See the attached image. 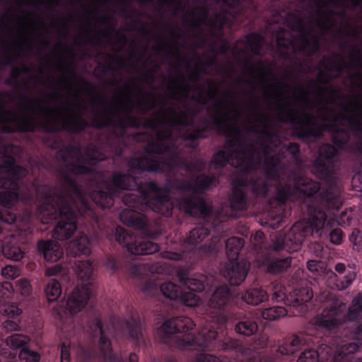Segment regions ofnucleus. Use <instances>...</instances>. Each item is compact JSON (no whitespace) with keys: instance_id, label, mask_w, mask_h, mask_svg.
Segmentation results:
<instances>
[{"instance_id":"19","label":"nucleus","mask_w":362,"mask_h":362,"mask_svg":"<svg viewBox=\"0 0 362 362\" xmlns=\"http://www.w3.org/2000/svg\"><path fill=\"white\" fill-rule=\"evenodd\" d=\"M351 341L346 342L338 348L337 354L342 358L354 354L362 346V324L357 325L350 333Z\"/></svg>"},{"instance_id":"6","label":"nucleus","mask_w":362,"mask_h":362,"mask_svg":"<svg viewBox=\"0 0 362 362\" xmlns=\"http://www.w3.org/2000/svg\"><path fill=\"white\" fill-rule=\"evenodd\" d=\"M209 234V228L203 226H199L191 230L188 236L185 240V250L182 254L170 251L161 252L163 258L171 260L185 259L186 252H192L196 256L207 255L218 250L220 244L219 240L216 237L213 238L209 245H201V243Z\"/></svg>"},{"instance_id":"55","label":"nucleus","mask_w":362,"mask_h":362,"mask_svg":"<svg viewBox=\"0 0 362 362\" xmlns=\"http://www.w3.org/2000/svg\"><path fill=\"white\" fill-rule=\"evenodd\" d=\"M59 0H49L47 4L48 8H52L57 6L59 4Z\"/></svg>"},{"instance_id":"41","label":"nucleus","mask_w":362,"mask_h":362,"mask_svg":"<svg viewBox=\"0 0 362 362\" xmlns=\"http://www.w3.org/2000/svg\"><path fill=\"white\" fill-rule=\"evenodd\" d=\"M329 238L332 243L339 245L343 239L342 231L339 228L333 229L329 233Z\"/></svg>"},{"instance_id":"27","label":"nucleus","mask_w":362,"mask_h":362,"mask_svg":"<svg viewBox=\"0 0 362 362\" xmlns=\"http://www.w3.org/2000/svg\"><path fill=\"white\" fill-rule=\"evenodd\" d=\"M76 272L83 281L90 280L93 274L92 263L89 260L78 262L76 263Z\"/></svg>"},{"instance_id":"29","label":"nucleus","mask_w":362,"mask_h":362,"mask_svg":"<svg viewBox=\"0 0 362 362\" xmlns=\"http://www.w3.org/2000/svg\"><path fill=\"white\" fill-rule=\"evenodd\" d=\"M45 293L49 301L57 300L62 293L61 285L54 279H50L45 288Z\"/></svg>"},{"instance_id":"47","label":"nucleus","mask_w":362,"mask_h":362,"mask_svg":"<svg viewBox=\"0 0 362 362\" xmlns=\"http://www.w3.org/2000/svg\"><path fill=\"white\" fill-rule=\"evenodd\" d=\"M59 269L57 267H52L47 268L45 271V274L48 276H54L59 272Z\"/></svg>"},{"instance_id":"12","label":"nucleus","mask_w":362,"mask_h":362,"mask_svg":"<svg viewBox=\"0 0 362 362\" xmlns=\"http://www.w3.org/2000/svg\"><path fill=\"white\" fill-rule=\"evenodd\" d=\"M141 291L146 298L154 297L160 292L165 298L176 300L179 299L182 291L177 284L171 281L159 285L154 281L149 280L142 285Z\"/></svg>"},{"instance_id":"24","label":"nucleus","mask_w":362,"mask_h":362,"mask_svg":"<svg viewBox=\"0 0 362 362\" xmlns=\"http://www.w3.org/2000/svg\"><path fill=\"white\" fill-rule=\"evenodd\" d=\"M268 298V294L261 288H249L242 295V299L247 304L252 305H257L267 300Z\"/></svg>"},{"instance_id":"46","label":"nucleus","mask_w":362,"mask_h":362,"mask_svg":"<svg viewBox=\"0 0 362 362\" xmlns=\"http://www.w3.org/2000/svg\"><path fill=\"white\" fill-rule=\"evenodd\" d=\"M59 269L57 267H52L47 268L45 271V274L48 276H54L59 272Z\"/></svg>"},{"instance_id":"25","label":"nucleus","mask_w":362,"mask_h":362,"mask_svg":"<svg viewBox=\"0 0 362 362\" xmlns=\"http://www.w3.org/2000/svg\"><path fill=\"white\" fill-rule=\"evenodd\" d=\"M243 245V240L238 237H231L226 240V254L228 260H236Z\"/></svg>"},{"instance_id":"8","label":"nucleus","mask_w":362,"mask_h":362,"mask_svg":"<svg viewBox=\"0 0 362 362\" xmlns=\"http://www.w3.org/2000/svg\"><path fill=\"white\" fill-rule=\"evenodd\" d=\"M179 280L189 291H181L179 300L188 307L199 305L201 299L194 292H202L206 286L209 285V279L202 274L191 275L189 272L180 270L177 273Z\"/></svg>"},{"instance_id":"22","label":"nucleus","mask_w":362,"mask_h":362,"mask_svg":"<svg viewBox=\"0 0 362 362\" xmlns=\"http://www.w3.org/2000/svg\"><path fill=\"white\" fill-rule=\"evenodd\" d=\"M291 257H286L284 258H279L277 257L267 255L263 260L262 265L267 271L272 274H277L283 272L291 267Z\"/></svg>"},{"instance_id":"51","label":"nucleus","mask_w":362,"mask_h":362,"mask_svg":"<svg viewBox=\"0 0 362 362\" xmlns=\"http://www.w3.org/2000/svg\"><path fill=\"white\" fill-rule=\"evenodd\" d=\"M21 73V71L19 68L13 67V68H12V69L11 71V76L13 78H17L20 76Z\"/></svg>"},{"instance_id":"13","label":"nucleus","mask_w":362,"mask_h":362,"mask_svg":"<svg viewBox=\"0 0 362 362\" xmlns=\"http://www.w3.org/2000/svg\"><path fill=\"white\" fill-rule=\"evenodd\" d=\"M232 298V293L228 287L222 286L216 289L209 302L210 309L215 310L216 316H212L214 320H216L220 325L226 321L225 315L221 313L229 303Z\"/></svg>"},{"instance_id":"59","label":"nucleus","mask_w":362,"mask_h":362,"mask_svg":"<svg viewBox=\"0 0 362 362\" xmlns=\"http://www.w3.org/2000/svg\"><path fill=\"white\" fill-rule=\"evenodd\" d=\"M170 34H171L172 35H175V42H175V44H177V40H180V39H181V37H182V36H181V34H180V33H177L176 35H175V34H174V31H173L172 29H170Z\"/></svg>"},{"instance_id":"44","label":"nucleus","mask_w":362,"mask_h":362,"mask_svg":"<svg viewBox=\"0 0 362 362\" xmlns=\"http://www.w3.org/2000/svg\"><path fill=\"white\" fill-rule=\"evenodd\" d=\"M149 271L151 273H163L165 272V266L161 263H157L155 265H152L149 269Z\"/></svg>"},{"instance_id":"64","label":"nucleus","mask_w":362,"mask_h":362,"mask_svg":"<svg viewBox=\"0 0 362 362\" xmlns=\"http://www.w3.org/2000/svg\"><path fill=\"white\" fill-rule=\"evenodd\" d=\"M109 266L112 268V269H116L117 266H116V263L115 261H112V262H110V260L109 261Z\"/></svg>"},{"instance_id":"34","label":"nucleus","mask_w":362,"mask_h":362,"mask_svg":"<svg viewBox=\"0 0 362 362\" xmlns=\"http://www.w3.org/2000/svg\"><path fill=\"white\" fill-rule=\"evenodd\" d=\"M318 354L314 349H305L303 351L297 361V362H317Z\"/></svg>"},{"instance_id":"5","label":"nucleus","mask_w":362,"mask_h":362,"mask_svg":"<svg viewBox=\"0 0 362 362\" xmlns=\"http://www.w3.org/2000/svg\"><path fill=\"white\" fill-rule=\"evenodd\" d=\"M345 310V304L337 301L332 302L329 308H325L322 313L316 317L315 324L319 327L331 329L346 320H357L362 315V294H358L354 298L346 313Z\"/></svg>"},{"instance_id":"4","label":"nucleus","mask_w":362,"mask_h":362,"mask_svg":"<svg viewBox=\"0 0 362 362\" xmlns=\"http://www.w3.org/2000/svg\"><path fill=\"white\" fill-rule=\"evenodd\" d=\"M206 5L195 6L185 11L182 21L194 29L202 25L220 29L230 25L240 16L247 17L245 8L250 0H204Z\"/></svg>"},{"instance_id":"58","label":"nucleus","mask_w":362,"mask_h":362,"mask_svg":"<svg viewBox=\"0 0 362 362\" xmlns=\"http://www.w3.org/2000/svg\"><path fill=\"white\" fill-rule=\"evenodd\" d=\"M33 214V209H30L29 211H26V214L25 215V218L26 219L27 221H28L31 218Z\"/></svg>"},{"instance_id":"3","label":"nucleus","mask_w":362,"mask_h":362,"mask_svg":"<svg viewBox=\"0 0 362 362\" xmlns=\"http://www.w3.org/2000/svg\"><path fill=\"white\" fill-rule=\"evenodd\" d=\"M194 326V323L189 317H173L163 323L158 329V334L161 341L170 346L197 350L194 362H222L205 350L214 344L217 336L214 325L210 322L206 323L197 336L189 332Z\"/></svg>"},{"instance_id":"20","label":"nucleus","mask_w":362,"mask_h":362,"mask_svg":"<svg viewBox=\"0 0 362 362\" xmlns=\"http://www.w3.org/2000/svg\"><path fill=\"white\" fill-rule=\"evenodd\" d=\"M313 343V339L310 334L299 332L293 335L288 342H285L278 348V352L281 355L293 354L303 345Z\"/></svg>"},{"instance_id":"1","label":"nucleus","mask_w":362,"mask_h":362,"mask_svg":"<svg viewBox=\"0 0 362 362\" xmlns=\"http://www.w3.org/2000/svg\"><path fill=\"white\" fill-rule=\"evenodd\" d=\"M218 88L211 81L206 94L202 91L191 97L194 109L186 105L185 110L177 106V112H186L183 122L185 127L174 130L177 151L188 163L183 148L192 149L198 146L197 139L205 138L211 128L221 131L226 136L224 148L214 154L211 162L216 168L227 163L240 173L233 181L231 207L245 210L248 202L247 192L250 190L255 196H264L269 185H274L276 197L269 201V227L277 228L284 222L289 211V201L303 200L306 205L308 218L296 222L288 232L281 231L276 236H310L316 234L325 225L327 215L324 208L338 210L342 204L340 186L335 176L337 170L335 156L337 149L331 144L320 146L319 156L313 164L312 171L320 179L328 182V187L319 192L320 185L305 177L300 170H293L287 165L291 160L296 168L302 165L299 146L295 143L283 144L282 136L271 131L269 118L258 109L257 103H252V117L247 120L250 125L238 124L243 116L236 103L230 98L234 94L228 90L226 97L216 99ZM201 160L195 158L190 163ZM200 170L189 173V179L171 181L175 190L181 193L177 204L181 210L193 216L204 219L209 226L219 233L224 230L219 226L227 220L223 209L215 213L206 204L202 193L217 183L215 175H201L195 177Z\"/></svg>"},{"instance_id":"50","label":"nucleus","mask_w":362,"mask_h":362,"mask_svg":"<svg viewBox=\"0 0 362 362\" xmlns=\"http://www.w3.org/2000/svg\"><path fill=\"white\" fill-rule=\"evenodd\" d=\"M264 239V233L262 231H257L254 236L255 241L259 244L262 242Z\"/></svg>"},{"instance_id":"37","label":"nucleus","mask_w":362,"mask_h":362,"mask_svg":"<svg viewBox=\"0 0 362 362\" xmlns=\"http://www.w3.org/2000/svg\"><path fill=\"white\" fill-rule=\"evenodd\" d=\"M16 286L18 291L23 296H28L32 290L30 281L27 279H20L16 281Z\"/></svg>"},{"instance_id":"36","label":"nucleus","mask_w":362,"mask_h":362,"mask_svg":"<svg viewBox=\"0 0 362 362\" xmlns=\"http://www.w3.org/2000/svg\"><path fill=\"white\" fill-rule=\"evenodd\" d=\"M349 240L358 252H362V233L357 228L353 229Z\"/></svg>"},{"instance_id":"48","label":"nucleus","mask_w":362,"mask_h":362,"mask_svg":"<svg viewBox=\"0 0 362 362\" xmlns=\"http://www.w3.org/2000/svg\"><path fill=\"white\" fill-rule=\"evenodd\" d=\"M334 269L339 274H346V266L343 263H337L334 267Z\"/></svg>"},{"instance_id":"30","label":"nucleus","mask_w":362,"mask_h":362,"mask_svg":"<svg viewBox=\"0 0 362 362\" xmlns=\"http://www.w3.org/2000/svg\"><path fill=\"white\" fill-rule=\"evenodd\" d=\"M4 255L10 259L18 261L23 257L24 253L21 249L16 245L5 244L2 247Z\"/></svg>"},{"instance_id":"35","label":"nucleus","mask_w":362,"mask_h":362,"mask_svg":"<svg viewBox=\"0 0 362 362\" xmlns=\"http://www.w3.org/2000/svg\"><path fill=\"white\" fill-rule=\"evenodd\" d=\"M152 49L156 52H163L168 56L177 55L178 57L180 55L178 49L173 50L171 45L163 40L160 41L159 45L153 46Z\"/></svg>"},{"instance_id":"10","label":"nucleus","mask_w":362,"mask_h":362,"mask_svg":"<svg viewBox=\"0 0 362 362\" xmlns=\"http://www.w3.org/2000/svg\"><path fill=\"white\" fill-rule=\"evenodd\" d=\"M265 42L261 35L252 33L238 40L232 49V54L235 59L247 57L248 54H263Z\"/></svg>"},{"instance_id":"38","label":"nucleus","mask_w":362,"mask_h":362,"mask_svg":"<svg viewBox=\"0 0 362 362\" xmlns=\"http://www.w3.org/2000/svg\"><path fill=\"white\" fill-rule=\"evenodd\" d=\"M221 347L225 351L240 350V344L238 340L227 337L222 341Z\"/></svg>"},{"instance_id":"52","label":"nucleus","mask_w":362,"mask_h":362,"mask_svg":"<svg viewBox=\"0 0 362 362\" xmlns=\"http://www.w3.org/2000/svg\"><path fill=\"white\" fill-rule=\"evenodd\" d=\"M359 182L361 184V188L362 189V176L360 174H355L352 178L353 185L356 187V182Z\"/></svg>"},{"instance_id":"14","label":"nucleus","mask_w":362,"mask_h":362,"mask_svg":"<svg viewBox=\"0 0 362 362\" xmlns=\"http://www.w3.org/2000/svg\"><path fill=\"white\" fill-rule=\"evenodd\" d=\"M29 340V337L26 335L13 334L6 338V344L13 349L22 348L18 355L21 361H25V362H39L40 360V354L25 346Z\"/></svg>"},{"instance_id":"45","label":"nucleus","mask_w":362,"mask_h":362,"mask_svg":"<svg viewBox=\"0 0 362 362\" xmlns=\"http://www.w3.org/2000/svg\"><path fill=\"white\" fill-rule=\"evenodd\" d=\"M69 349L65 344H63L61 347V360L63 362L64 360L69 359Z\"/></svg>"},{"instance_id":"56","label":"nucleus","mask_w":362,"mask_h":362,"mask_svg":"<svg viewBox=\"0 0 362 362\" xmlns=\"http://www.w3.org/2000/svg\"><path fill=\"white\" fill-rule=\"evenodd\" d=\"M337 223V220L335 217H333L327 221V226L332 228L336 225Z\"/></svg>"},{"instance_id":"2","label":"nucleus","mask_w":362,"mask_h":362,"mask_svg":"<svg viewBox=\"0 0 362 362\" xmlns=\"http://www.w3.org/2000/svg\"><path fill=\"white\" fill-rule=\"evenodd\" d=\"M124 97L116 95L106 105L102 98H92L90 102V124L78 110L84 115L88 112L86 104L66 100L64 107L47 108L33 99L22 96L21 107L23 113L16 110H0V129L3 132H33L37 128V119H42L46 124L57 125V132L66 131L71 134H78L91 126L98 129L107 128L112 135L107 139L106 148L115 156H120L124 146V135L128 127H138L139 122L133 115L136 112L145 116L152 111L146 119V125L152 131L151 136L144 154L134 157L128 161L129 169L126 182L133 184L136 181L134 192L125 194L122 202L127 206L120 214L121 221L138 230L142 237L130 235L126 230L117 227L115 230L116 240L127 250H159L157 244L149 240L152 235L146 216L141 212L153 211L165 216H170L177 202L172 201L169 189H175L171 181L175 178L178 169L187 173L200 170L204 163L196 160L188 163L177 151L174 130L185 127L186 112H177L175 103L162 100L160 107H156L157 99L151 92L139 98L136 102L132 99L131 90L126 85L118 89Z\"/></svg>"},{"instance_id":"43","label":"nucleus","mask_w":362,"mask_h":362,"mask_svg":"<svg viewBox=\"0 0 362 362\" xmlns=\"http://www.w3.org/2000/svg\"><path fill=\"white\" fill-rule=\"evenodd\" d=\"M307 268L311 272H317L320 268V262L316 260H309L307 262Z\"/></svg>"},{"instance_id":"11","label":"nucleus","mask_w":362,"mask_h":362,"mask_svg":"<svg viewBox=\"0 0 362 362\" xmlns=\"http://www.w3.org/2000/svg\"><path fill=\"white\" fill-rule=\"evenodd\" d=\"M94 292L95 286L92 281L76 286L66 300V310L71 314L80 312L86 305L88 300L93 296Z\"/></svg>"},{"instance_id":"18","label":"nucleus","mask_w":362,"mask_h":362,"mask_svg":"<svg viewBox=\"0 0 362 362\" xmlns=\"http://www.w3.org/2000/svg\"><path fill=\"white\" fill-rule=\"evenodd\" d=\"M66 250L69 256L88 255L91 250L88 236L83 233H78V235L68 243Z\"/></svg>"},{"instance_id":"16","label":"nucleus","mask_w":362,"mask_h":362,"mask_svg":"<svg viewBox=\"0 0 362 362\" xmlns=\"http://www.w3.org/2000/svg\"><path fill=\"white\" fill-rule=\"evenodd\" d=\"M249 269L250 264L246 261L229 260L221 272L231 285L237 286L245 280Z\"/></svg>"},{"instance_id":"31","label":"nucleus","mask_w":362,"mask_h":362,"mask_svg":"<svg viewBox=\"0 0 362 362\" xmlns=\"http://www.w3.org/2000/svg\"><path fill=\"white\" fill-rule=\"evenodd\" d=\"M0 313L8 318L14 319L22 313V310L16 303L5 304L0 307Z\"/></svg>"},{"instance_id":"42","label":"nucleus","mask_w":362,"mask_h":362,"mask_svg":"<svg viewBox=\"0 0 362 362\" xmlns=\"http://www.w3.org/2000/svg\"><path fill=\"white\" fill-rule=\"evenodd\" d=\"M146 269V265L141 264H134L130 267V272L134 276H139Z\"/></svg>"},{"instance_id":"33","label":"nucleus","mask_w":362,"mask_h":362,"mask_svg":"<svg viewBox=\"0 0 362 362\" xmlns=\"http://www.w3.org/2000/svg\"><path fill=\"white\" fill-rule=\"evenodd\" d=\"M356 279V274L351 271L346 272L341 279H336L335 286L338 290L343 291L347 288Z\"/></svg>"},{"instance_id":"32","label":"nucleus","mask_w":362,"mask_h":362,"mask_svg":"<svg viewBox=\"0 0 362 362\" xmlns=\"http://www.w3.org/2000/svg\"><path fill=\"white\" fill-rule=\"evenodd\" d=\"M264 65L262 62L258 63L257 66L255 64H248L247 71L250 74V78L245 79L243 78H239V82H244L248 84L254 85L255 79L257 77L259 71H262Z\"/></svg>"},{"instance_id":"15","label":"nucleus","mask_w":362,"mask_h":362,"mask_svg":"<svg viewBox=\"0 0 362 362\" xmlns=\"http://www.w3.org/2000/svg\"><path fill=\"white\" fill-rule=\"evenodd\" d=\"M350 57L351 62L349 63H341L342 59L340 55H337L336 59L332 57H324L320 62V65L327 71H334V78H340L346 69L356 70L359 66L360 59L354 54H351Z\"/></svg>"},{"instance_id":"54","label":"nucleus","mask_w":362,"mask_h":362,"mask_svg":"<svg viewBox=\"0 0 362 362\" xmlns=\"http://www.w3.org/2000/svg\"><path fill=\"white\" fill-rule=\"evenodd\" d=\"M300 64V67L303 70V71H306L308 72H312L313 71V64H311V62H308V63H306L305 64V66L306 67L305 68H303L302 67V65H301V63H299Z\"/></svg>"},{"instance_id":"21","label":"nucleus","mask_w":362,"mask_h":362,"mask_svg":"<svg viewBox=\"0 0 362 362\" xmlns=\"http://www.w3.org/2000/svg\"><path fill=\"white\" fill-rule=\"evenodd\" d=\"M37 249L47 262H57L64 255L62 247L54 240H40Z\"/></svg>"},{"instance_id":"57","label":"nucleus","mask_w":362,"mask_h":362,"mask_svg":"<svg viewBox=\"0 0 362 362\" xmlns=\"http://www.w3.org/2000/svg\"><path fill=\"white\" fill-rule=\"evenodd\" d=\"M139 357L135 354H130L129 355V362H138Z\"/></svg>"},{"instance_id":"62","label":"nucleus","mask_w":362,"mask_h":362,"mask_svg":"<svg viewBox=\"0 0 362 362\" xmlns=\"http://www.w3.org/2000/svg\"><path fill=\"white\" fill-rule=\"evenodd\" d=\"M329 299H331V298H329V297L328 296V295H326L325 293V295H322V296L320 297V301H328V300H329Z\"/></svg>"},{"instance_id":"7","label":"nucleus","mask_w":362,"mask_h":362,"mask_svg":"<svg viewBox=\"0 0 362 362\" xmlns=\"http://www.w3.org/2000/svg\"><path fill=\"white\" fill-rule=\"evenodd\" d=\"M90 334L92 340L98 341L96 349H85L81 348V354L84 359H95L103 357L110 362H125L124 360L118 358L111 349V343L105 336V332L99 319L95 318L90 325Z\"/></svg>"},{"instance_id":"53","label":"nucleus","mask_w":362,"mask_h":362,"mask_svg":"<svg viewBox=\"0 0 362 362\" xmlns=\"http://www.w3.org/2000/svg\"><path fill=\"white\" fill-rule=\"evenodd\" d=\"M59 86L60 88L66 89L69 91L72 90V83L71 81H69L68 84H66V85H64L62 81H59Z\"/></svg>"},{"instance_id":"60","label":"nucleus","mask_w":362,"mask_h":362,"mask_svg":"<svg viewBox=\"0 0 362 362\" xmlns=\"http://www.w3.org/2000/svg\"><path fill=\"white\" fill-rule=\"evenodd\" d=\"M40 42V45H42L43 47H47L49 45V41L47 39H42Z\"/></svg>"},{"instance_id":"23","label":"nucleus","mask_w":362,"mask_h":362,"mask_svg":"<svg viewBox=\"0 0 362 362\" xmlns=\"http://www.w3.org/2000/svg\"><path fill=\"white\" fill-rule=\"evenodd\" d=\"M167 90L170 93V98L177 101L187 99L189 96V87L184 83L181 76L170 79L167 85Z\"/></svg>"},{"instance_id":"17","label":"nucleus","mask_w":362,"mask_h":362,"mask_svg":"<svg viewBox=\"0 0 362 362\" xmlns=\"http://www.w3.org/2000/svg\"><path fill=\"white\" fill-rule=\"evenodd\" d=\"M122 332L129 336L139 345H146L143 333V325L138 317L132 316L122 322Z\"/></svg>"},{"instance_id":"39","label":"nucleus","mask_w":362,"mask_h":362,"mask_svg":"<svg viewBox=\"0 0 362 362\" xmlns=\"http://www.w3.org/2000/svg\"><path fill=\"white\" fill-rule=\"evenodd\" d=\"M1 274L6 278L14 279L19 275V269L11 265H8L1 269Z\"/></svg>"},{"instance_id":"49","label":"nucleus","mask_w":362,"mask_h":362,"mask_svg":"<svg viewBox=\"0 0 362 362\" xmlns=\"http://www.w3.org/2000/svg\"><path fill=\"white\" fill-rule=\"evenodd\" d=\"M185 11V8L182 6V2L181 1H177L174 7V13L177 14L180 12H183Z\"/></svg>"},{"instance_id":"40","label":"nucleus","mask_w":362,"mask_h":362,"mask_svg":"<svg viewBox=\"0 0 362 362\" xmlns=\"http://www.w3.org/2000/svg\"><path fill=\"white\" fill-rule=\"evenodd\" d=\"M2 328L5 332H11L19 331L20 325L18 322L8 319L2 323Z\"/></svg>"},{"instance_id":"28","label":"nucleus","mask_w":362,"mask_h":362,"mask_svg":"<svg viewBox=\"0 0 362 362\" xmlns=\"http://www.w3.org/2000/svg\"><path fill=\"white\" fill-rule=\"evenodd\" d=\"M286 314V310L281 306H274L261 311V316L268 320H277Z\"/></svg>"},{"instance_id":"63","label":"nucleus","mask_w":362,"mask_h":362,"mask_svg":"<svg viewBox=\"0 0 362 362\" xmlns=\"http://www.w3.org/2000/svg\"><path fill=\"white\" fill-rule=\"evenodd\" d=\"M59 98V93L57 92H55V93H53L52 95H51V98L54 100H58V98Z\"/></svg>"},{"instance_id":"9","label":"nucleus","mask_w":362,"mask_h":362,"mask_svg":"<svg viewBox=\"0 0 362 362\" xmlns=\"http://www.w3.org/2000/svg\"><path fill=\"white\" fill-rule=\"evenodd\" d=\"M313 298V293L308 287L295 288L289 295L286 296V288L281 284H272L273 300L280 302L284 300L286 305L293 307H301V311H305L306 303Z\"/></svg>"},{"instance_id":"26","label":"nucleus","mask_w":362,"mask_h":362,"mask_svg":"<svg viewBox=\"0 0 362 362\" xmlns=\"http://www.w3.org/2000/svg\"><path fill=\"white\" fill-rule=\"evenodd\" d=\"M235 329L238 334L250 336L257 330V325L253 320L245 317L236 324Z\"/></svg>"},{"instance_id":"61","label":"nucleus","mask_w":362,"mask_h":362,"mask_svg":"<svg viewBox=\"0 0 362 362\" xmlns=\"http://www.w3.org/2000/svg\"><path fill=\"white\" fill-rule=\"evenodd\" d=\"M319 77L317 78V82H322V78L325 76V72L322 70H320V73H319Z\"/></svg>"}]
</instances>
